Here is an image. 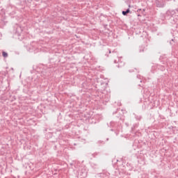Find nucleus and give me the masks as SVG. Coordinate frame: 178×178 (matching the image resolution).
<instances>
[{
  "mask_svg": "<svg viewBox=\"0 0 178 178\" xmlns=\"http://www.w3.org/2000/svg\"><path fill=\"white\" fill-rule=\"evenodd\" d=\"M155 3L157 8H165L166 0H156Z\"/></svg>",
  "mask_w": 178,
  "mask_h": 178,
  "instance_id": "obj_1",
  "label": "nucleus"
},
{
  "mask_svg": "<svg viewBox=\"0 0 178 178\" xmlns=\"http://www.w3.org/2000/svg\"><path fill=\"white\" fill-rule=\"evenodd\" d=\"M176 12H178V8L176 10H168L166 12V15H167L168 17H173L175 16V14L176 13Z\"/></svg>",
  "mask_w": 178,
  "mask_h": 178,
  "instance_id": "obj_2",
  "label": "nucleus"
},
{
  "mask_svg": "<svg viewBox=\"0 0 178 178\" xmlns=\"http://www.w3.org/2000/svg\"><path fill=\"white\" fill-rule=\"evenodd\" d=\"M114 63H119L118 64V67H122V66H124V63H122V61H120V60H114Z\"/></svg>",
  "mask_w": 178,
  "mask_h": 178,
  "instance_id": "obj_3",
  "label": "nucleus"
},
{
  "mask_svg": "<svg viewBox=\"0 0 178 178\" xmlns=\"http://www.w3.org/2000/svg\"><path fill=\"white\" fill-rule=\"evenodd\" d=\"M127 13H130V9H129V8L127 9V10H125V11H122L123 16H127Z\"/></svg>",
  "mask_w": 178,
  "mask_h": 178,
  "instance_id": "obj_4",
  "label": "nucleus"
},
{
  "mask_svg": "<svg viewBox=\"0 0 178 178\" xmlns=\"http://www.w3.org/2000/svg\"><path fill=\"white\" fill-rule=\"evenodd\" d=\"M2 55L3 58H8V53L3 51Z\"/></svg>",
  "mask_w": 178,
  "mask_h": 178,
  "instance_id": "obj_5",
  "label": "nucleus"
},
{
  "mask_svg": "<svg viewBox=\"0 0 178 178\" xmlns=\"http://www.w3.org/2000/svg\"><path fill=\"white\" fill-rule=\"evenodd\" d=\"M97 155H98V153H97V152L93 153V154H92V156H93V158H97Z\"/></svg>",
  "mask_w": 178,
  "mask_h": 178,
  "instance_id": "obj_6",
  "label": "nucleus"
},
{
  "mask_svg": "<svg viewBox=\"0 0 178 178\" xmlns=\"http://www.w3.org/2000/svg\"><path fill=\"white\" fill-rule=\"evenodd\" d=\"M136 119L137 120H141V116H140V115H136Z\"/></svg>",
  "mask_w": 178,
  "mask_h": 178,
  "instance_id": "obj_7",
  "label": "nucleus"
},
{
  "mask_svg": "<svg viewBox=\"0 0 178 178\" xmlns=\"http://www.w3.org/2000/svg\"><path fill=\"white\" fill-rule=\"evenodd\" d=\"M108 97V99H106V101H108L109 98H111V96L109 95H107Z\"/></svg>",
  "mask_w": 178,
  "mask_h": 178,
  "instance_id": "obj_8",
  "label": "nucleus"
},
{
  "mask_svg": "<svg viewBox=\"0 0 178 178\" xmlns=\"http://www.w3.org/2000/svg\"><path fill=\"white\" fill-rule=\"evenodd\" d=\"M110 124H111V126H113V122H111L110 123Z\"/></svg>",
  "mask_w": 178,
  "mask_h": 178,
  "instance_id": "obj_9",
  "label": "nucleus"
},
{
  "mask_svg": "<svg viewBox=\"0 0 178 178\" xmlns=\"http://www.w3.org/2000/svg\"><path fill=\"white\" fill-rule=\"evenodd\" d=\"M120 120H122V115H121V116H120Z\"/></svg>",
  "mask_w": 178,
  "mask_h": 178,
  "instance_id": "obj_10",
  "label": "nucleus"
},
{
  "mask_svg": "<svg viewBox=\"0 0 178 178\" xmlns=\"http://www.w3.org/2000/svg\"><path fill=\"white\" fill-rule=\"evenodd\" d=\"M109 54H111V50H109Z\"/></svg>",
  "mask_w": 178,
  "mask_h": 178,
  "instance_id": "obj_11",
  "label": "nucleus"
}]
</instances>
